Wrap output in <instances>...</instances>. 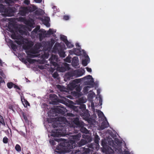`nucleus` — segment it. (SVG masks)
Returning <instances> with one entry per match:
<instances>
[{"label":"nucleus","instance_id":"39448f33","mask_svg":"<svg viewBox=\"0 0 154 154\" xmlns=\"http://www.w3.org/2000/svg\"><path fill=\"white\" fill-rule=\"evenodd\" d=\"M85 106V109H82L81 112H80V115L86 120H88L90 116L88 110L86 109Z\"/></svg>","mask_w":154,"mask_h":154},{"label":"nucleus","instance_id":"412c9836","mask_svg":"<svg viewBox=\"0 0 154 154\" xmlns=\"http://www.w3.org/2000/svg\"><path fill=\"white\" fill-rule=\"evenodd\" d=\"M55 42V40L53 39H51L50 41L47 42L46 44L49 48H51L53 47Z\"/></svg>","mask_w":154,"mask_h":154},{"label":"nucleus","instance_id":"e2e57ef3","mask_svg":"<svg viewBox=\"0 0 154 154\" xmlns=\"http://www.w3.org/2000/svg\"><path fill=\"white\" fill-rule=\"evenodd\" d=\"M87 71L89 72H91L92 71V69L91 68H89L88 67H86Z\"/></svg>","mask_w":154,"mask_h":154},{"label":"nucleus","instance_id":"c85d7f7f","mask_svg":"<svg viewBox=\"0 0 154 154\" xmlns=\"http://www.w3.org/2000/svg\"><path fill=\"white\" fill-rule=\"evenodd\" d=\"M60 39L63 41L65 43L66 42H67L68 40L67 39V37L64 35H62L60 36Z\"/></svg>","mask_w":154,"mask_h":154},{"label":"nucleus","instance_id":"f3484780","mask_svg":"<svg viewBox=\"0 0 154 154\" xmlns=\"http://www.w3.org/2000/svg\"><path fill=\"white\" fill-rule=\"evenodd\" d=\"M109 126V124L107 121H104L102 122L100 127V128L101 130H103L105 128L108 127Z\"/></svg>","mask_w":154,"mask_h":154},{"label":"nucleus","instance_id":"c756f323","mask_svg":"<svg viewBox=\"0 0 154 154\" xmlns=\"http://www.w3.org/2000/svg\"><path fill=\"white\" fill-rule=\"evenodd\" d=\"M42 32H41L40 33H38V35L39 36V40L40 41H42V40L45 37V36L44 35V34H43V35L42 34Z\"/></svg>","mask_w":154,"mask_h":154},{"label":"nucleus","instance_id":"4d7b16f0","mask_svg":"<svg viewBox=\"0 0 154 154\" xmlns=\"http://www.w3.org/2000/svg\"><path fill=\"white\" fill-rule=\"evenodd\" d=\"M69 16L67 15H65L63 16V19L65 20H68L69 19Z\"/></svg>","mask_w":154,"mask_h":154},{"label":"nucleus","instance_id":"dca6fc26","mask_svg":"<svg viewBox=\"0 0 154 154\" xmlns=\"http://www.w3.org/2000/svg\"><path fill=\"white\" fill-rule=\"evenodd\" d=\"M16 26L15 24L13 23H9L8 25V28L9 29V31L10 32H14V29L15 28Z\"/></svg>","mask_w":154,"mask_h":154},{"label":"nucleus","instance_id":"052dcab7","mask_svg":"<svg viewBox=\"0 0 154 154\" xmlns=\"http://www.w3.org/2000/svg\"><path fill=\"white\" fill-rule=\"evenodd\" d=\"M17 35L14 33L12 34L11 35V38L14 39H15V38H16Z\"/></svg>","mask_w":154,"mask_h":154},{"label":"nucleus","instance_id":"4be33fe9","mask_svg":"<svg viewBox=\"0 0 154 154\" xmlns=\"http://www.w3.org/2000/svg\"><path fill=\"white\" fill-rule=\"evenodd\" d=\"M21 101L25 107H27L28 106H29L30 104L28 101L24 98L23 99L22 97H21Z\"/></svg>","mask_w":154,"mask_h":154},{"label":"nucleus","instance_id":"f704fd0d","mask_svg":"<svg viewBox=\"0 0 154 154\" xmlns=\"http://www.w3.org/2000/svg\"><path fill=\"white\" fill-rule=\"evenodd\" d=\"M15 149L18 152H20L21 151V147L18 144H17L16 145Z\"/></svg>","mask_w":154,"mask_h":154},{"label":"nucleus","instance_id":"4468645a","mask_svg":"<svg viewBox=\"0 0 154 154\" xmlns=\"http://www.w3.org/2000/svg\"><path fill=\"white\" fill-rule=\"evenodd\" d=\"M57 141V142H64V139L62 138H54V140H51L50 141V143L53 145H55L56 144L55 143V141Z\"/></svg>","mask_w":154,"mask_h":154},{"label":"nucleus","instance_id":"2eb2a0df","mask_svg":"<svg viewBox=\"0 0 154 154\" xmlns=\"http://www.w3.org/2000/svg\"><path fill=\"white\" fill-rule=\"evenodd\" d=\"M69 67V64L66 63V64L64 65V66H62L61 67H58V69L60 72H64L66 70V68H68Z\"/></svg>","mask_w":154,"mask_h":154},{"label":"nucleus","instance_id":"bb28decb","mask_svg":"<svg viewBox=\"0 0 154 154\" xmlns=\"http://www.w3.org/2000/svg\"><path fill=\"white\" fill-rule=\"evenodd\" d=\"M21 115L22 116V117L23 118L24 120L26 121H28V119L27 118V115L26 113L23 111L21 112Z\"/></svg>","mask_w":154,"mask_h":154},{"label":"nucleus","instance_id":"2f4dec72","mask_svg":"<svg viewBox=\"0 0 154 154\" xmlns=\"http://www.w3.org/2000/svg\"><path fill=\"white\" fill-rule=\"evenodd\" d=\"M98 146L96 145V144H95L94 143H91L89 145L88 147L90 148H91L92 149H94L95 148L96 149Z\"/></svg>","mask_w":154,"mask_h":154},{"label":"nucleus","instance_id":"338daca9","mask_svg":"<svg viewBox=\"0 0 154 154\" xmlns=\"http://www.w3.org/2000/svg\"><path fill=\"white\" fill-rule=\"evenodd\" d=\"M34 1L37 3H41L42 0H34Z\"/></svg>","mask_w":154,"mask_h":154},{"label":"nucleus","instance_id":"8fccbe9b","mask_svg":"<svg viewBox=\"0 0 154 154\" xmlns=\"http://www.w3.org/2000/svg\"><path fill=\"white\" fill-rule=\"evenodd\" d=\"M8 139L6 137H4L3 139V142L4 143H7L8 142Z\"/></svg>","mask_w":154,"mask_h":154},{"label":"nucleus","instance_id":"58836bf2","mask_svg":"<svg viewBox=\"0 0 154 154\" xmlns=\"http://www.w3.org/2000/svg\"><path fill=\"white\" fill-rule=\"evenodd\" d=\"M72 93L73 95L77 97H79L80 96V94L79 92L73 91L72 92Z\"/></svg>","mask_w":154,"mask_h":154},{"label":"nucleus","instance_id":"49530a36","mask_svg":"<svg viewBox=\"0 0 154 154\" xmlns=\"http://www.w3.org/2000/svg\"><path fill=\"white\" fill-rule=\"evenodd\" d=\"M27 60L28 62L30 63H34V61L35 60L31 59L29 58H27Z\"/></svg>","mask_w":154,"mask_h":154},{"label":"nucleus","instance_id":"473e14b6","mask_svg":"<svg viewBox=\"0 0 154 154\" xmlns=\"http://www.w3.org/2000/svg\"><path fill=\"white\" fill-rule=\"evenodd\" d=\"M66 120V118L64 117H60L57 118V120L59 122H64Z\"/></svg>","mask_w":154,"mask_h":154},{"label":"nucleus","instance_id":"20e7f679","mask_svg":"<svg viewBox=\"0 0 154 154\" xmlns=\"http://www.w3.org/2000/svg\"><path fill=\"white\" fill-rule=\"evenodd\" d=\"M33 10L32 7L30 6H21L20 8L19 13L20 15L25 16L27 14H28L29 12H32Z\"/></svg>","mask_w":154,"mask_h":154},{"label":"nucleus","instance_id":"6ab92c4d","mask_svg":"<svg viewBox=\"0 0 154 154\" xmlns=\"http://www.w3.org/2000/svg\"><path fill=\"white\" fill-rule=\"evenodd\" d=\"M78 51L79 52V49L76 48H74L72 50H70L69 51V52L70 54H75L76 55H79V53H77L76 52V51Z\"/></svg>","mask_w":154,"mask_h":154},{"label":"nucleus","instance_id":"3c124183","mask_svg":"<svg viewBox=\"0 0 154 154\" xmlns=\"http://www.w3.org/2000/svg\"><path fill=\"white\" fill-rule=\"evenodd\" d=\"M15 39L17 40H21L23 39V37L22 36L20 35H16V38H15Z\"/></svg>","mask_w":154,"mask_h":154},{"label":"nucleus","instance_id":"4c0bfd02","mask_svg":"<svg viewBox=\"0 0 154 154\" xmlns=\"http://www.w3.org/2000/svg\"><path fill=\"white\" fill-rule=\"evenodd\" d=\"M0 124H2L3 125H5V123L3 118L2 116L0 115Z\"/></svg>","mask_w":154,"mask_h":154},{"label":"nucleus","instance_id":"1a4fd4ad","mask_svg":"<svg viewBox=\"0 0 154 154\" xmlns=\"http://www.w3.org/2000/svg\"><path fill=\"white\" fill-rule=\"evenodd\" d=\"M79 131L85 134H88V130L84 127V123H83L82 126H79L78 128V129H75V128L74 129V131H73V133H77Z\"/></svg>","mask_w":154,"mask_h":154},{"label":"nucleus","instance_id":"393cba45","mask_svg":"<svg viewBox=\"0 0 154 154\" xmlns=\"http://www.w3.org/2000/svg\"><path fill=\"white\" fill-rule=\"evenodd\" d=\"M100 139L98 135H96L95 136L94 142L96 144V145L97 146H99V143Z\"/></svg>","mask_w":154,"mask_h":154},{"label":"nucleus","instance_id":"a211bd4d","mask_svg":"<svg viewBox=\"0 0 154 154\" xmlns=\"http://www.w3.org/2000/svg\"><path fill=\"white\" fill-rule=\"evenodd\" d=\"M9 43L11 48L14 51H16L17 49V45L14 44L13 42L11 40H10L9 41Z\"/></svg>","mask_w":154,"mask_h":154},{"label":"nucleus","instance_id":"b1692460","mask_svg":"<svg viewBox=\"0 0 154 154\" xmlns=\"http://www.w3.org/2000/svg\"><path fill=\"white\" fill-rule=\"evenodd\" d=\"M76 85V84L73 82L69 84V89L71 90H73L75 89Z\"/></svg>","mask_w":154,"mask_h":154},{"label":"nucleus","instance_id":"423d86ee","mask_svg":"<svg viewBox=\"0 0 154 154\" xmlns=\"http://www.w3.org/2000/svg\"><path fill=\"white\" fill-rule=\"evenodd\" d=\"M52 111L58 114H61L63 115L65 112L67 111V109L63 107L57 106L56 107H54L52 109Z\"/></svg>","mask_w":154,"mask_h":154},{"label":"nucleus","instance_id":"c9c22d12","mask_svg":"<svg viewBox=\"0 0 154 154\" xmlns=\"http://www.w3.org/2000/svg\"><path fill=\"white\" fill-rule=\"evenodd\" d=\"M65 44H66L67 47L69 48H71L73 47V45L68 40L67 41V42H66Z\"/></svg>","mask_w":154,"mask_h":154},{"label":"nucleus","instance_id":"774afa93","mask_svg":"<svg viewBox=\"0 0 154 154\" xmlns=\"http://www.w3.org/2000/svg\"><path fill=\"white\" fill-rule=\"evenodd\" d=\"M38 68L41 69H43L45 68L44 67V66L42 65H41V66L38 65Z\"/></svg>","mask_w":154,"mask_h":154},{"label":"nucleus","instance_id":"72a5a7b5","mask_svg":"<svg viewBox=\"0 0 154 154\" xmlns=\"http://www.w3.org/2000/svg\"><path fill=\"white\" fill-rule=\"evenodd\" d=\"M94 83V81L93 80H88L85 82V83L86 84L89 85H92Z\"/></svg>","mask_w":154,"mask_h":154},{"label":"nucleus","instance_id":"5701e85b","mask_svg":"<svg viewBox=\"0 0 154 154\" xmlns=\"http://www.w3.org/2000/svg\"><path fill=\"white\" fill-rule=\"evenodd\" d=\"M7 8H5L4 5L2 4L0 5V13H6Z\"/></svg>","mask_w":154,"mask_h":154},{"label":"nucleus","instance_id":"a18cd8bd","mask_svg":"<svg viewBox=\"0 0 154 154\" xmlns=\"http://www.w3.org/2000/svg\"><path fill=\"white\" fill-rule=\"evenodd\" d=\"M0 75L2 77L3 79L6 78V76L4 73L3 72V70L1 69H0Z\"/></svg>","mask_w":154,"mask_h":154},{"label":"nucleus","instance_id":"6e6552de","mask_svg":"<svg viewBox=\"0 0 154 154\" xmlns=\"http://www.w3.org/2000/svg\"><path fill=\"white\" fill-rule=\"evenodd\" d=\"M72 122L76 125V127H74L73 125H72L71 127V128H72L73 131H74V129L75 128V129H77L79 126H82V124L84 123L82 122H80L79 118L78 117L74 118L72 120Z\"/></svg>","mask_w":154,"mask_h":154},{"label":"nucleus","instance_id":"aec40b11","mask_svg":"<svg viewBox=\"0 0 154 154\" xmlns=\"http://www.w3.org/2000/svg\"><path fill=\"white\" fill-rule=\"evenodd\" d=\"M82 151V154H88L90 152V149L88 148H85V147H83L81 148V150Z\"/></svg>","mask_w":154,"mask_h":154},{"label":"nucleus","instance_id":"5fc2aeb1","mask_svg":"<svg viewBox=\"0 0 154 154\" xmlns=\"http://www.w3.org/2000/svg\"><path fill=\"white\" fill-rule=\"evenodd\" d=\"M75 89L76 90V91L80 92L81 91V88L79 86H77V85L76 86V87H75Z\"/></svg>","mask_w":154,"mask_h":154},{"label":"nucleus","instance_id":"ddd939ff","mask_svg":"<svg viewBox=\"0 0 154 154\" xmlns=\"http://www.w3.org/2000/svg\"><path fill=\"white\" fill-rule=\"evenodd\" d=\"M87 143V141L86 140L84 139H82L78 142H77V144L76 143L75 146H77L78 147H81L86 144Z\"/></svg>","mask_w":154,"mask_h":154},{"label":"nucleus","instance_id":"864d4df0","mask_svg":"<svg viewBox=\"0 0 154 154\" xmlns=\"http://www.w3.org/2000/svg\"><path fill=\"white\" fill-rule=\"evenodd\" d=\"M7 9L8 10H7L6 13H8L9 12L13 13L14 12L12 8H7Z\"/></svg>","mask_w":154,"mask_h":154},{"label":"nucleus","instance_id":"7ed1b4c3","mask_svg":"<svg viewBox=\"0 0 154 154\" xmlns=\"http://www.w3.org/2000/svg\"><path fill=\"white\" fill-rule=\"evenodd\" d=\"M53 50L55 52H57L60 57H65L66 55L64 51V48L60 43H56L53 48Z\"/></svg>","mask_w":154,"mask_h":154},{"label":"nucleus","instance_id":"de8ad7c7","mask_svg":"<svg viewBox=\"0 0 154 154\" xmlns=\"http://www.w3.org/2000/svg\"><path fill=\"white\" fill-rule=\"evenodd\" d=\"M22 48L23 49L26 50H28L30 48L26 44L23 45Z\"/></svg>","mask_w":154,"mask_h":154},{"label":"nucleus","instance_id":"9b49d317","mask_svg":"<svg viewBox=\"0 0 154 154\" xmlns=\"http://www.w3.org/2000/svg\"><path fill=\"white\" fill-rule=\"evenodd\" d=\"M40 26H37L32 32L31 33L32 35H35L37 34L38 32H42L43 34H45L46 32V31L43 29H40Z\"/></svg>","mask_w":154,"mask_h":154},{"label":"nucleus","instance_id":"37998d69","mask_svg":"<svg viewBox=\"0 0 154 154\" xmlns=\"http://www.w3.org/2000/svg\"><path fill=\"white\" fill-rule=\"evenodd\" d=\"M60 125H61L60 123H56L53 124L52 126L54 128H55L58 127L59 126H60Z\"/></svg>","mask_w":154,"mask_h":154},{"label":"nucleus","instance_id":"6e6d98bb","mask_svg":"<svg viewBox=\"0 0 154 154\" xmlns=\"http://www.w3.org/2000/svg\"><path fill=\"white\" fill-rule=\"evenodd\" d=\"M14 42L17 43L18 45H21L22 44V42L21 41L19 40H15Z\"/></svg>","mask_w":154,"mask_h":154},{"label":"nucleus","instance_id":"f8f14e48","mask_svg":"<svg viewBox=\"0 0 154 154\" xmlns=\"http://www.w3.org/2000/svg\"><path fill=\"white\" fill-rule=\"evenodd\" d=\"M79 60L77 57H74L72 60V65L75 68L79 65Z\"/></svg>","mask_w":154,"mask_h":154},{"label":"nucleus","instance_id":"ea45409f","mask_svg":"<svg viewBox=\"0 0 154 154\" xmlns=\"http://www.w3.org/2000/svg\"><path fill=\"white\" fill-rule=\"evenodd\" d=\"M88 60L86 59L83 60H82V63L84 66H87L88 65Z\"/></svg>","mask_w":154,"mask_h":154},{"label":"nucleus","instance_id":"13d9d810","mask_svg":"<svg viewBox=\"0 0 154 154\" xmlns=\"http://www.w3.org/2000/svg\"><path fill=\"white\" fill-rule=\"evenodd\" d=\"M30 3V2L29 0H25L24 1V3L26 5H29Z\"/></svg>","mask_w":154,"mask_h":154},{"label":"nucleus","instance_id":"c03bdc74","mask_svg":"<svg viewBox=\"0 0 154 154\" xmlns=\"http://www.w3.org/2000/svg\"><path fill=\"white\" fill-rule=\"evenodd\" d=\"M26 44L28 45L29 48H31L33 45V43L32 41H29L26 42Z\"/></svg>","mask_w":154,"mask_h":154},{"label":"nucleus","instance_id":"79ce46f5","mask_svg":"<svg viewBox=\"0 0 154 154\" xmlns=\"http://www.w3.org/2000/svg\"><path fill=\"white\" fill-rule=\"evenodd\" d=\"M90 87L89 86L85 87L83 88V91L84 93H87L89 90Z\"/></svg>","mask_w":154,"mask_h":154},{"label":"nucleus","instance_id":"7c9ffc66","mask_svg":"<svg viewBox=\"0 0 154 154\" xmlns=\"http://www.w3.org/2000/svg\"><path fill=\"white\" fill-rule=\"evenodd\" d=\"M82 79L83 80H86L87 79H91L93 80V78L92 77V76L90 75H88L82 78Z\"/></svg>","mask_w":154,"mask_h":154},{"label":"nucleus","instance_id":"e433bc0d","mask_svg":"<svg viewBox=\"0 0 154 154\" xmlns=\"http://www.w3.org/2000/svg\"><path fill=\"white\" fill-rule=\"evenodd\" d=\"M82 80H83L82 78L79 79H75L74 80L73 82L76 84L81 82V81H82Z\"/></svg>","mask_w":154,"mask_h":154},{"label":"nucleus","instance_id":"9d476101","mask_svg":"<svg viewBox=\"0 0 154 154\" xmlns=\"http://www.w3.org/2000/svg\"><path fill=\"white\" fill-rule=\"evenodd\" d=\"M85 105L82 104H80L79 106H75L74 105H72L71 106V108L76 112L80 114V112L81 111L82 109H85Z\"/></svg>","mask_w":154,"mask_h":154},{"label":"nucleus","instance_id":"0eeeda50","mask_svg":"<svg viewBox=\"0 0 154 154\" xmlns=\"http://www.w3.org/2000/svg\"><path fill=\"white\" fill-rule=\"evenodd\" d=\"M68 74L70 77L75 76L78 77L83 75V73L82 70H75L69 72Z\"/></svg>","mask_w":154,"mask_h":154},{"label":"nucleus","instance_id":"680f3d73","mask_svg":"<svg viewBox=\"0 0 154 154\" xmlns=\"http://www.w3.org/2000/svg\"><path fill=\"white\" fill-rule=\"evenodd\" d=\"M14 88L18 89L19 91H20V88L18 85H17L15 84L14 85Z\"/></svg>","mask_w":154,"mask_h":154},{"label":"nucleus","instance_id":"bf43d9fd","mask_svg":"<svg viewBox=\"0 0 154 154\" xmlns=\"http://www.w3.org/2000/svg\"><path fill=\"white\" fill-rule=\"evenodd\" d=\"M51 64L55 66H57L58 65L57 63L56 62L54 61H51Z\"/></svg>","mask_w":154,"mask_h":154},{"label":"nucleus","instance_id":"f03ea898","mask_svg":"<svg viewBox=\"0 0 154 154\" xmlns=\"http://www.w3.org/2000/svg\"><path fill=\"white\" fill-rule=\"evenodd\" d=\"M66 130L65 128L60 127V128L55 129L52 130L51 136L54 137H60L61 136L65 135L66 134Z\"/></svg>","mask_w":154,"mask_h":154},{"label":"nucleus","instance_id":"603ef678","mask_svg":"<svg viewBox=\"0 0 154 154\" xmlns=\"http://www.w3.org/2000/svg\"><path fill=\"white\" fill-rule=\"evenodd\" d=\"M59 75L57 72H55L52 75V76L54 78H57L58 76Z\"/></svg>","mask_w":154,"mask_h":154},{"label":"nucleus","instance_id":"0e129e2a","mask_svg":"<svg viewBox=\"0 0 154 154\" xmlns=\"http://www.w3.org/2000/svg\"><path fill=\"white\" fill-rule=\"evenodd\" d=\"M19 20L21 21H23L25 20V18L22 17H20L19 18Z\"/></svg>","mask_w":154,"mask_h":154},{"label":"nucleus","instance_id":"cd10ccee","mask_svg":"<svg viewBox=\"0 0 154 154\" xmlns=\"http://www.w3.org/2000/svg\"><path fill=\"white\" fill-rule=\"evenodd\" d=\"M7 86L9 89H11L14 86L15 84L12 82H8L7 83Z\"/></svg>","mask_w":154,"mask_h":154},{"label":"nucleus","instance_id":"69168bd1","mask_svg":"<svg viewBox=\"0 0 154 154\" xmlns=\"http://www.w3.org/2000/svg\"><path fill=\"white\" fill-rule=\"evenodd\" d=\"M29 52L32 54H35L36 53V52H35V51L33 50H30Z\"/></svg>","mask_w":154,"mask_h":154},{"label":"nucleus","instance_id":"a878e982","mask_svg":"<svg viewBox=\"0 0 154 154\" xmlns=\"http://www.w3.org/2000/svg\"><path fill=\"white\" fill-rule=\"evenodd\" d=\"M54 31L52 30V29H49V30L47 31V32L46 33V32L45 33V34H43L45 35H53L54 33Z\"/></svg>","mask_w":154,"mask_h":154},{"label":"nucleus","instance_id":"09e8293b","mask_svg":"<svg viewBox=\"0 0 154 154\" xmlns=\"http://www.w3.org/2000/svg\"><path fill=\"white\" fill-rule=\"evenodd\" d=\"M26 52L27 54L28 55L29 57L30 58H33L36 57V56L35 55L32 54H28V51H26Z\"/></svg>","mask_w":154,"mask_h":154},{"label":"nucleus","instance_id":"a19ab883","mask_svg":"<svg viewBox=\"0 0 154 154\" xmlns=\"http://www.w3.org/2000/svg\"><path fill=\"white\" fill-rule=\"evenodd\" d=\"M71 57L69 56L67 57L65 59V61L69 63H70L71 62Z\"/></svg>","mask_w":154,"mask_h":154},{"label":"nucleus","instance_id":"f257e3e1","mask_svg":"<svg viewBox=\"0 0 154 154\" xmlns=\"http://www.w3.org/2000/svg\"><path fill=\"white\" fill-rule=\"evenodd\" d=\"M81 136L82 134L80 133L76 135H72L71 137L73 140L66 141V140L64 139V142L60 143L57 146L56 149L60 150L62 148H64L68 149L69 151H71L72 149L75 148L76 143L80 140Z\"/></svg>","mask_w":154,"mask_h":154}]
</instances>
